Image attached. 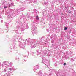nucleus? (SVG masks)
Listing matches in <instances>:
<instances>
[{
    "mask_svg": "<svg viewBox=\"0 0 76 76\" xmlns=\"http://www.w3.org/2000/svg\"><path fill=\"white\" fill-rule=\"evenodd\" d=\"M64 66H65V65H66V63H64Z\"/></svg>",
    "mask_w": 76,
    "mask_h": 76,
    "instance_id": "20e7f679",
    "label": "nucleus"
},
{
    "mask_svg": "<svg viewBox=\"0 0 76 76\" xmlns=\"http://www.w3.org/2000/svg\"><path fill=\"white\" fill-rule=\"evenodd\" d=\"M67 27H65L64 30H67Z\"/></svg>",
    "mask_w": 76,
    "mask_h": 76,
    "instance_id": "f03ea898",
    "label": "nucleus"
},
{
    "mask_svg": "<svg viewBox=\"0 0 76 76\" xmlns=\"http://www.w3.org/2000/svg\"><path fill=\"white\" fill-rule=\"evenodd\" d=\"M4 9H6V8H7V7L4 6Z\"/></svg>",
    "mask_w": 76,
    "mask_h": 76,
    "instance_id": "7ed1b4c3",
    "label": "nucleus"
},
{
    "mask_svg": "<svg viewBox=\"0 0 76 76\" xmlns=\"http://www.w3.org/2000/svg\"><path fill=\"white\" fill-rule=\"evenodd\" d=\"M9 70H12V69L11 68H10V69H9Z\"/></svg>",
    "mask_w": 76,
    "mask_h": 76,
    "instance_id": "39448f33",
    "label": "nucleus"
},
{
    "mask_svg": "<svg viewBox=\"0 0 76 76\" xmlns=\"http://www.w3.org/2000/svg\"><path fill=\"white\" fill-rule=\"evenodd\" d=\"M36 19H37V20H39V17H38V16H36Z\"/></svg>",
    "mask_w": 76,
    "mask_h": 76,
    "instance_id": "f257e3e1",
    "label": "nucleus"
}]
</instances>
